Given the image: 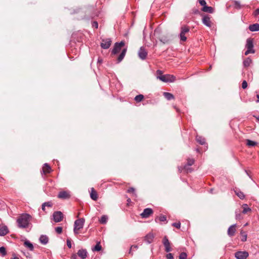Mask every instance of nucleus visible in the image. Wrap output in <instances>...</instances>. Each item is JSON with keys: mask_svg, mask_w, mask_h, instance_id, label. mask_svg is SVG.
<instances>
[{"mask_svg": "<svg viewBox=\"0 0 259 259\" xmlns=\"http://www.w3.org/2000/svg\"><path fill=\"white\" fill-rule=\"evenodd\" d=\"M249 254L247 251H238L235 253V256L237 259H246Z\"/></svg>", "mask_w": 259, "mask_h": 259, "instance_id": "obj_8", "label": "nucleus"}, {"mask_svg": "<svg viewBox=\"0 0 259 259\" xmlns=\"http://www.w3.org/2000/svg\"><path fill=\"white\" fill-rule=\"evenodd\" d=\"M235 213H236L235 218L236 220H241L242 219L241 214L240 213H239L237 211H236Z\"/></svg>", "mask_w": 259, "mask_h": 259, "instance_id": "obj_43", "label": "nucleus"}, {"mask_svg": "<svg viewBox=\"0 0 259 259\" xmlns=\"http://www.w3.org/2000/svg\"><path fill=\"white\" fill-rule=\"evenodd\" d=\"M199 3L203 7L206 5V3L205 0H199Z\"/></svg>", "mask_w": 259, "mask_h": 259, "instance_id": "obj_48", "label": "nucleus"}, {"mask_svg": "<svg viewBox=\"0 0 259 259\" xmlns=\"http://www.w3.org/2000/svg\"><path fill=\"white\" fill-rule=\"evenodd\" d=\"M108 219V218L107 215H103L101 217L100 220V223L102 224H105L107 222V220Z\"/></svg>", "mask_w": 259, "mask_h": 259, "instance_id": "obj_29", "label": "nucleus"}, {"mask_svg": "<svg viewBox=\"0 0 259 259\" xmlns=\"http://www.w3.org/2000/svg\"><path fill=\"white\" fill-rule=\"evenodd\" d=\"M252 62V60L250 58H247L243 61V65L245 67L249 66Z\"/></svg>", "mask_w": 259, "mask_h": 259, "instance_id": "obj_31", "label": "nucleus"}, {"mask_svg": "<svg viewBox=\"0 0 259 259\" xmlns=\"http://www.w3.org/2000/svg\"><path fill=\"white\" fill-rule=\"evenodd\" d=\"M39 241L42 244H47L48 242L49 239L46 235H42L39 237Z\"/></svg>", "mask_w": 259, "mask_h": 259, "instance_id": "obj_20", "label": "nucleus"}, {"mask_svg": "<svg viewBox=\"0 0 259 259\" xmlns=\"http://www.w3.org/2000/svg\"><path fill=\"white\" fill-rule=\"evenodd\" d=\"M154 238V235L152 233H148L146 236H145V241L149 244L151 243Z\"/></svg>", "mask_w": 259, "mask_h": 259, "instance_id": "obj_16", "label": "nucleus"}, {"mask_svg": "<svg viewBox=\"0 0 259 259\" xmlns=\"http://www.w3.org/2000/svg\"><path fill=\"white\" fill-rule=\"evenodd\" d=\"M45 207H46V205H45L44 203L42 204V209L43 210H45Z\"/></svg>", "mask_w": 259, "mask_h": 259, "instance_id": "obj_56", "label": "nucleus"}, {"mask_svg": "<svg viewBox=\"0 0 259 259\" xmlns=\"http://www.w3.org/2000/svg\"><path fill=\"white\" fill-rule=\"evenodd\" d=\"M127 192L128 193H132L134 196H136V194L135 193V189L133 187L130 188L129 189H128Z\"/></svg>", "mask_w": 259, "mask_h": 259, "instance_id": "obj_41", "label": "nucleus"}, {"mask_svg": "<svg viewBox=\"0 0 259 259\" xmlns=\"http://www.w3.org/2000/svg\"><path fill=\"white\" fill-rule=\"evenodd\" d=\"M44 204L46 205V206H47L48 207H51L52 205V203L50 202H45Z\"/></svg>", "mask_w": 259, "mask_h": 259, "instance_id": "obj_52", "label": "nucleus"}, {"mask_svg": "<svg viewBox=\"0 0 259 259\" xmlns=\"http://www.w3.org/2000/svg\"><path fill=\"white\" fill-rule=\"evenodd\" d=\"M53 220L56 223L61 222L63 218V213L61 211H56L53 215Z\"/></svg>", "mask_w": 259, "mask_h": 259, "instance_id": "obj_7", "label": "nucleus"}, {"mask_svg": "<svg viewBox=\"0 0 259 259\" xmlns=\"http://www.w3.org/2000/svg\"><path fill=\"white\" fill-rule=\"evenodd\" d=\"M157 78L164 82H173L176 80L175 76L171 74L158 76Z\"/></svg>", "mask_w": 259, "mask_h": 259, "instance_id": "obj_3", "label": "nucleus"}, {"mask_svg": "<svg viewBox=\"0 0 259 259\" xmlns=\"http://www.w3.org/2000/svg\"><path fill=\"white\" fill-rule=\"evenodd\" d=\"M55 231L58 234H61L62 232V228L61 227H56Z\"/></svg>", "mask_w": 259, "mask_h": 259, "instance_id": "obj_44", "label": "nucleus"}, {"mask_svg": "<svg viewBox=\"0 0 259 259\" xmlns=\"http://www.w3.org/2000/svg\"><path fill=\"white\" fill-rule=\"evenodd\" d=\"M166 257L167 259H174L173 255L171 253H169L167 254Z\"/></svg>", "mask_w": 259, "mask_h": 259, "instance_id": "obj_49", "label": "nucleus"}, {"mask_svg": "<svg viewBox=\"0 0 259 259\" xmlns=\"http://www.w3.org/2000/svg\"><path fill=\"white\" fill-rule=\"evenodd\" d=\"M102 249V247L100 245V244L99 242H98L96 245L95 247H94L93 248H92V250L93 251H100Z\"/></svg>", "mask_w": 259, "mask_h": 259, "instance_id": "obj_34", "label": "nucleus"}, {"mask_svg": "<svg viewBox=\"0 0 259 259\" xmlns=\"http://www.w3.org/2000/svg\"><path fill=\"white\" fill-rule=\"evenodd\" d=\"M71 259H77V256L75 254H73L72 256H71Z\"/></svg>", "mask_w": 259, "mask_h": 259, "instance_id": "obj_55", "label": "nucleus"}, {"mask_svg": "<svg viewBox=\"0 0 259 259\" xmlns=\"http://www.w3.org/2000/svg\"><path fill=\"white\" fill-rule=\"evenodd\" d=\"M24 245L30 250L32 251L33 250V245L30 241L28 240L25 241L24 242Z\"/></svg>", "mask_w": 259, "mask_h": 259, "instance_id": "obj_26", "label": "nucleus"}, {"mask_svg": "<svg viewBox=\"0 0 259 259\" xmlns=\"http://www.w3.org/2000/svg\"><path fill=\"white\" fill-rule=\"evenodd\" d=\"M164 97L168 100L173 99L174 98V95L169 93L164 92L163 93Z\"/></svg>", "mask_w": 259, "mask_h": 259, "instance_id": "obj_27", "label": "nucleus"}, {"mask_svg": "<svg viewBox=\"0 0 259 259\" xmlns=\"http://www.w3.org/2000/svg\"><path fill=\"white\" fill-rule=\"evenodd\" d=\"M90 197L94 200H96L98 198L97 192L93 188L91 189Z\"/></svg>", "mask_w": 259, "mask_h": 259, "instance_id": "obj_23", "label": "nucleus"}, {"mask_svg": "<svg viewBox=\"0 0 259 259\" xmlns=\"http://www.w3.org/2000/svg\"><path fill=\"white\" fill-rule=\"evenodd\" d=\"M84 222L85 220L83 218L78 219L74 222L73 232L75 234H78L79 230L83 227Z\"/></svg>", "mask_w": 259, "mask_h": 259, "instance_id": "obj_2", "label": "nucleus"}, {"mask_svg": "<svg viewBox=\"0 0 259 259\" xmlns=\"http://www.w3.org/2000/svg\"><path fill=\"white\" fill-rule=\"evenodd\" d=\"M163 245L165 248V251L168 252L171 251L170 243L166 237H164L163 240Z\"/></svg>", "mask_w": 259, "mask_h": 259, "instance_id": "obj_12", "label": "nucleus"}, {"mask_svg": "<svg viewBox=\"0 0 259 259\" xmlns=\"http://www.w3.org/2000/svg\"><path fill=\"white\" fill-rule=\"evenodd\" d=\"M256 97L257 98V100L256 102L257 103H259V94L257 95Z\"/></svg>", "mask_w": 259, "mask_h": 259, "instance_id": "obj_57", "label": "nucleus"}, {"mask_svg": "<svg viewBox=\"0 0 259 259\" xmlns=\"http://www.w3.org/2000/svg\"><path fill=\"white\" fill-rule=\"evenodd\" d=\"M12 259H19V258L16 256V255H14Z\"/></svg>", "mask_w": 259, "mask_h": 259, "instance_id": "obj_58", "label": "nucleus"}, {"mask_svg": "<svg viewBox=\"0 0 259 259\" xmlns=\"http://www.w3.org/2000/svg\"><path fill=\"white\" fill-rule=\"evenodd\" d=\"M246 47L247 50L245 52V55H247L249 53H254L255 51L253 49V44L252 39L251 38H248L246 40Z\"/></svg>", "mask_w": 259, "mask_h": 259, "instance_id": "obj_5", "label": "nucleus"}, {"mask_svg": "<svg viewBox=\"0 0 259 259\" xmlns=\"http://www.w3.org/2000/svg\"><path fill=\"white\" fill-rule=\"evenodd\" d=\"M124 43L123 41L116 42L114 44V48L112 51V54H116L118 53L120 51L121 48L124 46Z\"/></svg>", "mask_w": 259, "mask_h": 259, "instance_id": "obj_6", "label": "nucleus"}, {"mask_svg": "<svg viewBox=\"0 0 259 259\" xmlns=\"http://www.w3.org/2000/svg\"><path fill=\"white\" fill-rule=\"evenodd\" d=\"M161 33V30L160 28L156 29L154 31V35L156 38H158L159 40L163 44H166L168 42L169 39L167 36H161L160 35Z\"/></svg>", "mask_w": 259, "mask_h": 259, "instance_id": "obj_4", "label": "nucleus"}, {"mask_svg": "<svg viewBox=\"0 0 259 259\" xmlns=\"http://www.w3.org/2000/svg\"><path fill=\"white\" fill-rule=\"evenodd\" d=\"M0 253L2 254L3 256H4L6 255L7 252L6 248L4 247H0Z\"/></svg>", "mask_w": 259, "mask_h": 259, "instance_id": "obj_37", "label": "nucleus"}, {"mask_svg": "<svg viewBox=\"0 0 259 259\" xmlns=\"http://www.w3.org/2000/svg\"><path fill=\"white\" fill-rule=\"evenodd\" d=\"M111 44V40L110 38L102 39L101 47L104 49H108Z\"/></svg>", "mask_w": 259, "mask_h": 259, "instance_id": "obj_9", "label": "nucleus"}, {"mask_svg": "<svg viewBox=\"0 0 259 259\" xmlns=\"http://www.w3.org/2000/svg\"><path fill=\"white\" fill-rule=\"evenodd\" d=\"M153 213V210L150 208H145L143 212L141 213L142 218H147Z\"/></svg>", "mask_w": 259, "mask_h": 259, "instance_id": "obj_10", "label": "nucleus"}, {"mask_svg": "<svg viewBox=\"0 0 259 259\" xmlns=\"http://www.w3.org/2000/svg\"><path fill=\"white\" fill-rule=\"evenodd\" d=\"M196 140H197V142H198L199 143H200L201 145H203L205 143L204 138H203V137H200V136H197L196 137Z\"/></svg>", "mask_w": 259, "mask_h": 259, "instance_id": "obj_30", "label": "nucleus"}, {"mask_svg": "<svg viewBox=\"0 0 259 259\" xmlns=\"http://www.w3.org/2000/svg\"><path fill=\"white\" fill-rule=\"evenodd\" d=\"M92 26H93V27H94L96 28H98V24L97 22H96V21L93 22V23H92Z\"/></svg>", "mask_w": 259, "mask_h": 259, "instance_id": "obj_50", "label": "nucleus"}, {"mask_svg": "<svg viewBox=\"0 0 259 259\" xmlns=\"http://www.w3.org/2000/svg\"><path fill=\"white\" fill-rule=\"evenodd\" d=\"M144 98V96L142 95H139L135 97V100L137 102H141Z\"/></svg>", "mask_w": 259, "mask_h": 259, "instance_id": "obj_35", "label": "nucleus"}, {"mask_svg": "<svg viewBox=\"0 0 259 259\" xmlns=\"http://www.w3.org/2000/svg\"><path fill=\"white\" fill-rule=\"evenodd\" d=\"M256 142L250 140H247V145L249 146H254L256 145Z\"/></svg>", "mask_w": 259, "mask_h": 259, "instance_id": "obj_36", "label": "nucleus"}, {"mask_svg": "<svg viewBox=\"0 0 259 259\" xmlns=\"http://www.w3.org/2000/svg\"><path fill=\"white\" fill-rule=\"evenodd\" d=\"M67 245L69 248L71 247V243L70 240L67 239Z\"/></svg>", "mask_w": 259, "mask_h": 259, "instance_id": "obj_51", "label": "nucleus"}, {"mask_svg": "<svg viewBox=\"0 0 259 259\" xmlns=\"http://www.w3.org/2000/svg\"><path fill=\"white\" fill-rule=\"evenodd\" d=\"M8 233V229L6 226H0V236H3Z\"/></svg>", "mask_w": 259, "mask_h": 259, "instance_id": "obj_19", "label": "nucleus"}, {"mask_svg": "<svg viewBox=\"0 0 259 259\" xmlns=\"http://www.w3.org/2000/svg\"><path fill=\"white\" fill-rule=\"evenodd\" d=\"M249 29L252 32L259 31V24L255 23L249 25Z\"/></svg>", "mask_w": 259, "mask_h": 259, "instance_id": "obj_21", "label": "nucleus"}, {"mask_svg": "<svg viewBox=\"0 0 259 259\" xmlns=\"http://www.w3.org/2000/svg\"><path fill=\"white\" fill-rule=\"evenodd\" d=\"M158 220L160 222H164L166 220V218L164 215H161L159 217H157L156 218H155V222H157Z\"/></svg>", "mask_w": 259, "mask_h": 259, "instance_id": "obj_33", "label": "nucleus"}, {"mask_svg": "<svg viewBox=\"0 0 259 259\" xmlns=\"http://www.w3.org/2000/svg\"><path fill=\"white\" fill-rule=\"evenodd\" d=\"M202 10L203 12H208V13H212L213 12V9H212V8L211 7L207 6L206 5L204 6V7H203V8L202 9Z\"/></svg>", "mask_w": 259, "mask_h": 259, "instance_id": "obj_25", "label": "nucleus"}, {"mask_svg": "<svg viewBox=\"0 0 259 259\" xmlns=\"http://www.w3.org/2000/svg\"><path fill=\"white\" fill-rule=\"evenodd\" d=\"M203 23L206 26L210 27L211 26V22L210 18L208 16H204L202 19Z\"/></svg>", "mask_w": 259, "mask_h": 259, "instance_id": "obj_18", "label": "nucleus"}, {"mask_svg": "<svg viewBox=\"0 0 259 259\" xmlns=\"http://www.w3.org/2000/svg\"><path fill=\"white\" fill-rule=\"evenodd\" d=\"M189 31V28L187 27H182L181 32L186 34Z\"/></svg>", "mask_w": 259, "mask_h": 259, "instance_id": "obj_39", "label": "nucleus"}, {"mask_svg": "<svg viewBox=\"0 0 259 259\" xmlns=\"http://www.w3.org/2000/svg\"><path fill=\"white\" fill-rule=\"evenodd\" d=\"M194 162V160L193 159H189L187 161V165H185L184 168L187 172L192 171V168H190L189 166L192 165Z\"/></svg>", "mask_w": 259, "mask_h": 259, "instance_id": "obj_13", "label": "nucleus"}, {"mask_svg": "<svg viewBox=\"0 0 259 259\" xmlns=\"http://www.w3.org/2000/svg\"><path fill=\"white\" fill-rule=\"evenodd\" d=\"M259 14V9H256L254 12V15L255 16L258 15Z\"/></svg>", "mask_w": 259, "mask_h": 259, "instance_id": "obj_53", "label": "nucleus"}, {"mask_svg": "<svg viewBox=\"0 0 259 259\" xmlns=\"http://www.w3.org/2000/svg\"><path fill=\"white\" fill-rule=\"evenodd\" d=\"M157 72H158V73H160V74H161V71H160V70H158V71H157Z\"/></svg>", "mask_w": 259, "mask_h": 259, "instance_id": "obj_60", "label": "nucleus"}, {"mask_svg": "<svg viewBox=\"0 0 259 259\" xmlns=\"http://www.w3.org/2000/svg\"><path fill=\"white\" fill-rule=\"evenodd\" d=\"M257 119L259 121V116L256 117Z\"/></svg>", "mask_w": 259, "mask_h": 259, "instance_id": "obj_61", "label": "nucleus"}, {"mask_svg": "<svg viewBox=\"0 0 259 259\" xmlns=\"http://www.w3.org/2000/svg\"><path fill=\"white\" fill-rule=\"evenodd\" d=\"M51 171V167L47 163H45L42 168V172L44 174L49 173Z\"/></svg>", "mask_w": 259, "mask_h": 259, "instance_id": "obj_22", "label": "nucleus"}, {"mask_svg": "<svg viewBox=\"0 0 259 259\" xmlns=\"http://www.w3.org/2000/svg\"><path fill=\"white\" fill-rule=\"evenodd\" d=\"M172 225L177 228H180L181 227V223L180 222L174 223L172 224Z\"/></svg>", "mask_w": 259, "mask_h": 259, "instance_id": "obj_46", "label": "nucleus"}, {"mask_svg": "<svg viewBox=\"0 0 259 259\" xmlns=\"http://www.w3.org/2000/svg\"><path fill=\"white\" fill-rule=\"evenodd\" d=\"M127 202H131V199L130 198H128L127 200Z\"/></svg>", "mask_w": 259, "mask_h": 259, "instance_id": "obj_59", "label": "nucleus"}, {"mask_svg": "<svg viewBox=\"0 0 259 259\" xmlns=\"http://www.w3.org/2000/svg\"><path fill=\"white\" fill-rule=\"evenodd\" d=\"M234 6L236 9H240V8H241L240 3L239 2H238V1L234 2Z\"/></svg>", "mask_w": 259, "mask_h": 259, "instance_id": "obj_42", "label": "nucleus"}, {"mask_svg": "<svg viewBox=\"0 0 259 259\" xmlns=\"http://www.w3.org/2000/svg\"><path fill=\"white\" fill-rule=\"evenodd\" d=\"M77 254L82 259H84L87 256V251L85 249H79L78 251Z\"/></svg>", "mask_w": 259, "mask_h": 259, "instance_id": "obj_15", "label": "nucleus"}, {"mask_svg": "<svg viewBox=\"0 0 259 259\" xmlns=\"http://www.w3.org/2000/svg\"><path fill=\"white\" fill-rule=\"evenodd\" d=\"M242 207L243 208V211H242L243 213L245 214V213H246L247 212L251 211V209L248 206L247 204H243L242 205Z\"/></svg>", "mask_w": 259, "mask_h": 259, "instance_id": "obj_28", "label": "nucleus"}, {"mask_svg": "<svg viewBox=\"0 0 259 259\" xmlns=\"http://www.w3.org/2000/svg\"><path fill=\"white\" fill-rule=\"evenodd\" d=\"M241 234L242 235L241 241L243 242L246 241L247 239V235L246 234H243V232H241Z\"/></svg>", "mask_w": 259, "mask_h": 259, "instance_id": "obj_45", "label": "nucleus"}, {"mask_svg": "<svg viewBox=\"0 0 259 259\" xmlns=\"http://www.w3.org/2000/svg\"><path fill=\"white\" fill-rule=\"evenodd\" d=\"M236 224H234L229 227L228 229L227 234L229 236H233L236 232Z\"/></svg>", "mask_w": 259, "mask_h": 259, "instance_id": "obj_14", "label": "nucleus"}, {"mask_svg": "<svg viewBox=\"0 0 259 259\" xmlns=\"http://www.w3.org/2000/svg\"><path fill=\"white\" fill-rule=\"evenodd\" d=\"M58 197L61 199H67L70 197V194L66 191H61L58 194Z\"/></svg>", "mask_w": 259, "mask_h": 259, "instance_id": "obj_17", "label": "nucleus"}, {"mask_svg": "<svg viewBox=\"0 0 259 259\" xmlns=\"http://www.w3.org/2000/svg\"><path fill=\"white\" fill-rule=\"evenodd\" d=\"M187 255L185 252H182L180 254L179 256V259H186Z\"/></svg>", "mask_w": 259, "mask_h": 259, "instance_id": "obj_40", "label": "nucleus"}, {"mask_svg": "<svg viewBox=\"0 0 259 259\" xmlns=\"http://www.w3.org/2000/svg\"><path fill=\"white\" fill-rule=\"evenodd\" d=\"M126 51H127L126 49H124L122 50L121 54H120V55L119 56V57L118 58V63L120 62L123 60V59L124 58V57L125 55Z\"/></svg>", "mask_w": 259, "mask_h": 259, "instance_id": "obj_24", "label": "nucleus"}, {"mask_svg": "<svg viewBox=\"0 0 259 259\" xmlns=\"http://www.w3.org/2000/svg\"><path fill=\"white\" fill-rule=\"evenodd\" d=\"M31 217L30 215L25 213L20 216L17 220V223L19 228H26L28 227Z\"/></svg>", "mask_w": 259, "mask_h": 259, "instance_id": "obj_1", "label": "nucleus"}, {"mask_svg": "<svg viewBox=\"0 0 259 259\" xmlns=\"http://www.w3.org/2000/svg\"><path fill=\"white\" fill-rule=\"evenodd\" d=\"M235 194L239 197L240 199H243L244 198L245 196L243 192L239 191V190H235Z\"/></svg>", "mask_w": 259, "mask_h": 259, "instance_id": "obj_32", "label": "nucleus"}, {"mask_svg": "<svg viewBox=\"0 0 259 259\" xmlns=\"http://www.w3.org/2000/svg\"><path fill=\"white\" fill-rule=\"evenodd\" d=\"M242 87L243 89H246L247 87V83L245 80H244L242 83Z\"/></svg>", "mask_w": 259, "mask_h": 259, "instance_id": "obj_47", "label": "nucleus"}, {"mask_svg": "<svg viewBox=\"0 0 259 259\" xmlns=\"http://www.w3.org/2000/svg\"><path fill=\"white\" fill-rule=\"evenodd\" d=\"M180 39L181 40L185 41L187 39V37L185 36V34L181 32L180 34Z\"/></svg>", "mask_w": 259, "mask_h": 259, "instance_id": "obj_38", "label": "nucleus"}, {"mask_svg": "<svg viewBox=\"0 0 259 259\" xmlns=\"http://www.w3.org/2000/svg\"><path fill=\"white\" fill-rule=\"evenodd\" d=\"M137 248H138V246L137 245H133L131 246V250L137 249Z\"/></svg>", "mask_w": 259, "mask_h": 259, "instance_id": "obj_54", "label": "nucleus"}, {"mask_svg": "<svg viewBox=\"0 0 259 259\" xmlns=\"http://www.w3.org/2000/svg\"><path fill=\"white\" fill-rule=\"evenodd\" d=\"M147 55V52L145 50V49L143 47H141L139 52H138V56L140 59L142 60H144L146 59Z\"/></svg>", "mask_w": 259, "mask_h": 259, "instance_id": "obj_11", "label": "nucleus"}]
</instances>
